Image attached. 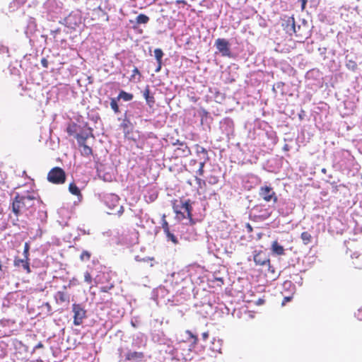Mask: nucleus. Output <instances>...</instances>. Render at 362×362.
<instances>
[{
    "label": "nucleus",
    "mask_w": 362,
    "mask_h": 362,
    "mask_svg": "<svg viewBox=\"0 0 362 362\" xmlns=\"http://www.w3.org/2000/svg\"><path fill=\"white\" fill-rule=\"evenodd\" d=\"M40 203L35 192L17 194L12 202V211L16 216V218L13 220V225H16L18 216L20 215L25 214L27 217L33 216L36 205Z\"/></svg>",
    "instance_id": "f257e3e1"
},
{
    "label": "nucleus",
    "mask_w": 362,
    "mask_h": 362,
    "mask_svg": "<svg viewBox=\"0 0 362 362\" xmlns=\"http://www.w3.org/2000/svg\"><path fill=\"white\" fill-rule=\"evenodd\" d=\"M47 180L54 184H62L65 182L66 175L61 168L55 167L49 172Z\"/></svg>",
    "instance_id": "f03ea898"
},
{
    "label": "nucleus",
    "mask_w": 362,
    "mask_h": 362,
    "mask_svg": "<svg viewBox=\"0 0 362 362\" xmlns=\"http://www.w3.org/2000/svg\"><path fill=\"white\" fill-rule=\"evenodd\" d=\"M72 311L74 313V324L76 326L80 325L86 317V310L81 305L74 303L72 305Z\"/></svg>",
    "instance_id": "7ed1b4c3"
},
{
    "label": "nucleus",
    "mask_w": 362,
    "mask_h": 362,
    "mask_svg": "<svg viewBox=\"0 0 362 362\" xmlns=\"http://www.w3.org/2000/svg\"><path fill=\"white\" fill-rule=\"evenodd\" d=\"M215 46L222 56H230V44L227 40L224 38H218L215 41Z\"/></svg>",
    "instance_id": "20e7f679"
},
{
    "label": "nucleus",
    "mask_w": 362,
    "mask_h": 362,
    "mask_svg": "<svg viewBox=\"0 0 362 362\" xmlns=\"http://www.w3.org/2000/svg\"><path fill=\"white\" fill-rule=\"evenodd\" d=\"M103 201L110 210H113L119 204V197L115 194H105L103 197Z\"/></svg>",
    "instance_id": "39448f33"
},
{
    "label": "nucleus",
    "mask_w": 362,
    "mask_h": 362,
    "mask_svg": "<svg viewBox=\"0 0 362 362\" xmlns=\"http://www.w3.org/2000/svg\"><path fill=\"white\" fill-rule=\"evenodd\" d=\"M259 195L266 202H270L273 199L274 202H276L277 200L273 189L268 186L262 187L260 188Z\"/></svg>",
    "instance_id": "423d86ee"
},
{
    "label": "nucleus",
    "mask_w": 362,
    "mask_h": 362,
    "mask_svg": "<svg viewBox=\"0 0 362 362\" xmlns=\"http://www.w3.org/2000/svg\"><path fill=\"white\" fill-rule=\"evenodd\" d=\"M254 261L257 265H268L270 269V261L267 257L266 254L262 251H255Z\"/></svg>",
    "instance_id": "0eeeda50"
},
{
    "label": "nucleus",
    "mask_w": 362,
    "mask_h": 362,
    "mask_svg": "<svg viewBox=\"0 0 362 362\" xmlns=\"http://www.w3.org/2000/svg\"><path fill=\"white\" fill-rule=\"evenodd\" d=\"M178 207H179V206H177V208H178ZM191 211H192V206L190 204V201L187 200L184 202H181V205L180 206V210L179 211L176 210L175 211L177 214H182L183 215V216H185V214H186L187 217L191 219V217H192Z\"/></svg>",
    "instance_id": "6e6552de"
},
{
    "label": "nucleus",
    "mask_w": 362,
    "mask_h": 362,
    "mask_svg": "<svg viewBox=\"0 0 362 362\" xmlns=\"http://www.w3.org/2000/svg\"><path fill=\"white\" fill-rule=\"evenodd\" d=\"M125 360L133 361H141L144 357L142 352L140 351H132L128 350L124 355Z\"/></svg>",
    "instance_id": "1a4fd4ad"
},
{
    "label": "nucleus",
    "mask_w": 362,
    "mask_h": 362,
    "mask_svg": "<svg viewBox=\"0 0 362 362\" xmlns=\"http://www.w3.org/2000/svg\"><path fill=\"white\" fill-rule=\"evenodd\" d=\"M29 259H25L24 257V259H18V258H16L14 259V262H13V264L15 267H22L23 269H25L27 273H30V264H29Z\"/></svg>",
    "instance_id": "9d476101"
},
{
    "label": "nucleus",
    "mask_w": 362,
    "mask_h": 362,
    "mask_svg": "<svg viewBox=\"0 0 362 362\" xmlns=\"http://www.w3.org/2000/svg\"><path fill=\"white\" fill-rule=\"evenodd\" d=\"M56 301L59 303L69 302V295L64 291H59L55 294Z\"/></svg>",
    "instance_id": "9b49d317"
},
{
    "label": "nucleus",
    "mask_w": 362,
    "mask_h": 362,
    "mask_svg": "<svg viewBox=\"0 0 362 362\" xmlns=\"http://www.w3.org/2000/svg\"><path fill=\"white\" fill-rule=\"evenodd\" d=\"M69 190L72 194L76 195L78 197L79 202L81 201L82 194L81 193V191L79 188L74 182L69 185Z\"/></svg>",
    "instance_id": "f8f14e48"
},
{
    "label": "nucleus",
    "mask_w": 362,
    "mask_h": 362,
    "mask_svg": "<svg viewBox=\"0 0 362 362\" xmlns=\"http://www.w3.org/2000/svg\"><path fill=\"white\" fill-rule=\"evenodd\" d=\"M144 97L145 98L147 104L150 107H151L154 104V103H155L154 98H153V96L150 95V90H149L148 87H146V88L144 90Z\"/></svg>",
    "instance_id": "ddd939ff"
},
{
    "label": "nucleus",
    "mask_w": 362,
    "mask_h": 362,
    "mask_svg": "<svg viewBox=\"0 0 362 362\" xmlns=\"http://www.w3.org/2000/svg\"><path fill=\"white\" fill-rule=\"evenodd\" d=\"M272 251L278 255H284V249L283 246L280 245L276 241H274L272 245Z\"/></svg>",
    "instance_id": "4468645a"
},
{
    "label": "nucleus",
    "mask_w": 362,
    "mask_h": 362,
    "mask_svg": "<svg viewBox=\"0 0 362 362\" xmlns=\"http://www.w3.org/2000/svg\"><path fill=\"white\" fill-rule=\"evenodd\" d=\"M197 153L201 157V159L209 160L207 151L204 147L197 146Z\"/></svg>",
    "instance_id": "2eb2a0df"
},
{
    "label": "nucleus",
    "mask_w": 362,
    "mask_h": 362,
    "mask_svg": "<svg viewBox=\"0 0 362 362\" xmlns=\"http://www.w3.org/2000/svg\"><path fill=\"white\" fill-rule=\"evenodd\" d=\"M286 32L291 34L292 33H296V25L293 18H290L287 21V27Z\"/></svg>",
    "instance_id": "dca6fc26"
},
{
    "label": "nucleus",
    "mask_w": 362,
    "mask_h": 362,
    "mask_svg": "<svg viewBox=\"0 0 362 362\" xmlns=\"http://www.w3.org/2000/svg\"><path fill=\"white\" fill-rule=\"evenodd\" d=\"M223 341L221 339H214L212 341V351H217L218 353H221V347H222Z\"/></svg>",
    "instance_id": "f3484780"
},
{
    "label": "nucleus",
    "mask_w": 362,
    "mask_h": 362,
    "mask_svg": "<svg viewBox=\"0 0 362 362\" xmlns=\"http://www.w3.org/2000/svg\"><path fill=\"white\" fill-rule=\"evenodd\" d=\"M300 238L304 245L309 244L313 239L311 234L308 231L303 232L301 233Z\"/></svg>",
    "instance_id": "a211bd4d"
},
{
    "label": "nucleus",
    "mask_w": 362,
    "mask_h": 362,
    "mask_svg": "<svg viewBox=\"0 0 362 362\" xmlns=\"http://www.w3.org/2000/svg\"><path fill=\"white\" fill-rule=\"evenodd\" d=\"M80 146L81 147V152L83 156H89L92 154L91 148L87 146L86 144H83L82 145H80Z\"/></svg>",
    "instance_id": "6ab92c4d"
},
{
    "label": "nucleus",
    "mask_w": 362,
    "mask_h": 362,
    "mask_svg": "<svg viewBox=\"0 0 362 362\" xmlns=\"http://www.w3.org/2000/svg\"><path fill=\"white\" fill-rule=\"evenodd\" d=\"M132 98H133L132 94L128 93L123 90H122L119 93L118 98H117L118 100L123 99L124 101H129V100H132Z\"/></svg>",
    "instance_id": "aec40b11"
},
{
    "label": "nucleus",
    "mask_w": 362,
    "mask_h": 362,
    "mask_svg": "<svg viewBox=\"0 0 362 362\" xmlns=\"http://www.w3.org/2000/svg\"><path fill=\"white\" fill-rule=\"evenodd\" d=\"M149 18L144 14H139L136 16V22L138 24H146L148 22Z\"/></svg>",
    "instance_id": "412c9836"
},
{
    "label": "nucleus",
    "mask_w": 362,
    "mask_h": 362,
    "mask_svg": "<svg viewBox=\"0 0 362 362\" xmlns=\"http://www.w3.org/2000/svg\"><path fill=\"white\" fill-rule=\"evenodd\" d=\"M143 344L144 343L141 337L137 336L133 338L132 347L134 349L140 348L141 346H143Z\"/></svg>",
    "instance_id": "4be33fe9"
},
{
    "label": "nucleus",
    "mask_w": 362,
    "mask_h": 362,
    "mask_svg": "<svg viewBox=\"0 0 362 362\" xmlns=\"http://www.w3.org/2000/svg\"><path fill=\"white\" fill-rule=\"evenodd\" d=\"M154 56L156 59L158 64L162 63V58L163 56V52L161 49L157 48L154 50Z\"/></svg>",
    "instance_id": "5701e85b"
},
{
    "label": "nucleus",
    "mask_w": 362,
    "mask_h": 362,
    "mask_svg": "<svg viewBox=\"0 0 362 362\" xmlns=\"http://www.w3.org/2000/svg\"><path fill=\"white\" fill-rule=\"evenodd\" d=\"M131 124L130 122L127 119H124L122 123L120 124L121 128H122L124 134L129 133V126Z\"/></svg>",
    "instance_id": "b1692460"
},
{
    "label": "nucleus",
    "mask_w": 362,
    "mask_h": 362,
    "mask_svg": "<svg viewBox=\"0 0 362 362\" xmlns=\"http://www.w3.org/2000/svg\"><path fill=\"white\" fill-rule=\"evenodd\" d=\"M110 107L113 110V111L115 112V113H118L119 112V106L117 105V99L115 98H112L111 99V101H110Z\"/></svg>",
    "instance_id": "393cba45"
},
{
    "label": "nucleus",
    "mask_w": 362,
    "mask_h": 362,
    "mask_svg": "<svg viewBox=\"0 0 362 362\" xmlns=\"http://www.w3.org/2000/svg\"><path fill=\"white\" fill-rule=\"evenodd\" d=\"M165 233L166 235L168 240H170L175 244L177 243V238L175 236L173 233H172L170 231V230H168V232H165Z\"/></svg>",
    "instance_id": "a878e982"
},
{
    "label": "nucleus",
    "mask_w": 362,
    "mask_h": 362,
    "mask_svg": "<svg viewBox=\"0 0 362 362\" xmlns=\"http://www.w3.org/2000/svg\"><path fill=\"white\" fill-rule=\"evenodd\" d=\"M206 161L207 160L202 159V160L199 162V167L197 171V173L200 176L203 175V174H204V165Z\"/></svg>",
    "instance_id": "bb28decb"
},
{
    "label": "nucleus",
    "mask_w": 362,
    "mask_h": 362,
    "mask_svg": "<svg viewBox=\"0 0 362 362\" xmlns=\"http://www.w3.org/2000/svg\"><path fill=\"white\" fill-rule=\"evenodd\" d=\"M90 253L86 250L83 251L80 256V259L82 261H88L90 259Z\"/></svg>",
    "instance_id": "cd10ccee"
},
{
    "label": "nucleus",
    "mask_w": 362,
    "mask_h": 362,
    "mask_svg": "<svg viewBox=\"0 0 362 362\" xmlns=\"http://www.w3.org/2000/svg\"><path fill=\"white\" fill-rule=\"evenodd\" d=\"M346 67L350 70L354 71L357 68V64L355 62L349 60L346 63Z\"/></svg>",
    "instance_id": "c85d7f7f"
},
{
    "label": "nucleus",
    "mask_w": 362,
    "mask_h": 362,
    "mask_svg": "<svg viewBox=\"0 0 362 362\" xmlns=\"http://www.w3.org/2000/svg\"><path fill=\"white\" fill-rule=\"evenodd\" d=\"M29 250H30V245H29V243H25V245H24V250H23V255L25 259L28 258Z\"/></svg>",
    "instance_id": "c756f323"
},
{
    "label": "nucleus",
    "mask_w": 362,
    "mask_h": 362,
    "mask_svg": "<svg viewBox=\"0 0 362 362\" xmlns=\"http://www.w3.org/2000/svg\"><path fill=\"white\" fill-rule=\"evenodd\" d=\"M86 139H87V136H81L79 134H78L76 136V139H77V141H78L79 146L82 145L83 144H85Z\"/></svg>",
    "instance_id": "7c9ffc66"
},
{
    "label": "nucleus",
    "mask_w": 362,
    "mask_h": 362,
    "mask_svg": "<svg viewBox=\"0 0 362 362\" xmlns=\"http://www.w3.org/2000/svg\"><path fill=\"white\" fill-rule=\"evenodd\" d=\"M163 218H165V216H163ZM162 228L163 229L164 233L168 232V230H170L168 223L164 218H163Z\"/></svg>",
    "instance_id": "2f4dec72"
},
{
    "label": "nucleus",
    "mask_w": 362,
    "mask_h": 362,
    "mask_svg": "<svg viewBox=\"0 0 362 362\" xmlns=\"http://www.w3.org/2000/svg\"><path fill=\"white\" fill-rule=\"evenodd\" d=\"M195 180L197 182V184L199 185V187H202V185H205L206 182L204 180H202L199 177H196Z\"/></svg>",
    "instance_id": "473e14b6"
},
{
    "label": "nucleus",
    "mask_w": 362,
    "mask_h": 362,
    "mask_svg": "<svg viewBox=\"0 0 362 362\" xmlns=\"http://www.w3.org/2000/svg\"><path fill=\"white\" fill-rule=\"evenodd\" d=\"M84 279H85V281H86L87 283H88V284L91 283L92 278H91L90 274L88 272L85 273Z\"/></svg>",
    "instance_id": "72a5a7b5"
},
{
    "label": "nucleus",
    "mask_w": 362,
    "mask_h": 362,
    "mask_svg": "<svg viewBox=\"0 0 362 362\" xmlns=\"http://www.w3.org/2000/svg\"><path fill=\"white\" fill-rule=\"evenodd\" d=\"M8 52V48L4 45H0V54H5Z\"/></svg>",
    "instance_id": "f704fd0d"
},
{
    "label": "nucleus",
    "mask_w": 362,
    "mask_h": 362,
    "mask_svg": "<svg viewBox=\"0 0 362 362\" xmlns=\"http://www.w3.org/2000/svg\"><path fill=\"white\" fill-rule=\"evenodd\" d=\"M355 316L359 320H362V309L358 310L357 313H355Z\"/></svg>",
    "instance_id": "c9c22d12"
},
{
    "label": "nucleus",
    "mask_w": 362,
    "mask_h": 362,
    "mask_svg": "<svg viewBox=\"0 0 362 362\" xmlns=\"http://www.w3.org/2000/svg\"><path fill=\"white\" fill-rule=\"evenodd\" d=\"M283 286L284 288H288L292 286V283H291V281H286L284 283Z\"/></svg>",
    "instance_id": "e433bc0d"
},
{
    "label": "nucleus",
    "mask_w": 362,
    "mask_h": 362,
    "mask_svg": "<svg viewBox=\"0 0 362 362\" xmlns=\"http://www.w3.org/2000/svg\"><path fill=\"white\" fill-rule=\"evenodd\" d=\"M112 287H113L112 285H111L110 286H102L100 288V291H103V292H107L108 290H110Z\"/></svg>",
    "instance_id": "4c0bfd02"
},
{
    "label": "nucleus",
    "mask_w": 362,
    "mask_h": 362,
    "mask_svg": "<svg viewBox=\"0 0 362 362\" xmlns=\"http://www.w3.org/2000/svg\"><path fill=\"white\" fill-rule=\"evenodd\" d=\"M292 298V296H286V297H284L283 301H282V305H284L286 303L290 301Z\"/></svg>",
    "instance_id": "58836bf2"
},
{
    "label": "nucleus",
    "mask_w": 362,
    "mask_h": 362,
    "mask_svg": "<svg viewBox=\"0 0 362 362\" xmlns=\"http://www.w3.org/2000/svg\"><path fill=\"white\" fill-rule=\"evenodd\" d=\"M40 214V219L42 221L44 218H45L47 217V214H46V212H44V211H40L39 212Z\"/></svg>",
    "instance_id": "ea45409f"
},
{
    "label": "nucleus",
    "mask_w": 362,
    "mask_h": 362,
    "mask_svg": "<svg viewBox=\"0 0 362 362\" xmlns=\"http://www.w3.org/2000/svg\"><path fill=\"white\" fill-rule=\"evenodd\" d=\"M41 64H42V65L44 67H47L48 62H47V59H42L41 60Z\"/></svg>",
    "instance_id": "a19ab883"
},
{
    "label": "nucleus",
    "mask_w": 362,
    "mask_h": 362,
    "mask_svg": "<svg viewBox=\"0 0 362 362\" xmlns=\"http://www.w3.org/2000/svg\"><path fill=\"white\" fill-rule=\"evenodd\" d=\"M124 212V208L122 206H119V209L117 211V214L121 216Z\"/></svg>",
    "instance_id": "79ce46f5"
},
{
    "label": "nucleus",
    "mask_w": 362,
    "mask_h": 362,
    "mask_svg": "<svg viewBox=\"0 0 362 362\" xmlns=\"http://www.w3.org/2000/svg\"><path fill=\"white\" fill-rule=\"evenodd\" d=\"M187 332L190 335V337H191L192 338L194 339V343H196V342H197V337H196V336H194V335L191 332H189V331H187Z\"/></svg>",
    "instance_id": "37998d69"
},
{
    "label": "nucleus",
    "mask_w": 362,
    "mask_h": 362,
    "mask_svg": "<svg viewBox=\"0 0 362 362\" xmlns=\"http://www.w3.org/2000/svg\"><path fill=\"white\" fill-rule=\"evenodd\" d=\"M43 347V344L41 342H39L34 347V350L41 349Z\"/></svg>",
    "instance_id": "c03bdc74"
},
{
    "label": "nucleus",
    "mask_w": 362,
    "mask_h": 362,
    "mask_svg": "<svg viewBox=\"0 0 362 362\" xmlns=\"http://www.w3.org/2000/svg\"><path fill=\"white\" fill-rule=\"evenodd\" d=\"M301 1V7L303 9L305 7L306 3L308 0H300Z\"/></svg>",
    "instance_id": "a18cd8bd"
},
{
    "label": "nucleus",
    "mask_w": 362,
    "mask_h": 362,
    "mask_svg": "<svg viewBox=\"0 0 362 362\" xmlns=\"http://www.w3.org/2000/svg\"><path fill=\"white\" fill-rule=\"evenodd\" d=\"M202 338L204 340H206L209 337V333L208 332H204L202 334Z\"/></svg>",
    "instance_id": "49530a36"
},
{
    "label": "nucleus",
    "mask_w": 362,
    "mask_h": 362,
    "mask_svg": "<svg viewBox=\"0 0 362 362\" xmlns=\"http://www.w3.org/2000/svg\"><path fill=\"white\" fill-rule=\"evenodd\" d=\"M360 256H361V255H360V254H358V252H354V253L351 255V257H352V258H358Z\"/></svg>",
    "instance_id": "de8ad7c7"
},
{
    "label": "nucleus",
    "mask_w": 362,
    "mask_h": 362,
    "mask_svg": "<svg viewBox=\"0 0 362 362\" xmlns=\"http://www.w3.org/2000/svg\"><path fill=\"white\" fill-rule=\"evenodd\" d=\"M176 4H186V1L185 0H177L176 1Z\"/></svg>",
    "instance_id": "09e8293b"
},
{
    "label": "nucleus",
    "mask_w": 362,
    "mask_h": 362,
    "mask_svg": "<svg viewBox=\"0 0 362 362\" xmlns=\"http://www.w3.org/2000/svg\"><path fill=\"white\" fill-rule=\"evenodd\" d=\"M133 74H134V75H135V74H140L139 71L138 70L137 68H134V69Z\"/></svg>",
    "instance_id": "8fccbe9b"
},
{
    "label": "nucleus",
    "mask_w": 362,
    "mask_h": 362,
    "mask_svg": "<svg viewBox=\"0 0 362 362\" xmlns=\"http://www.w3.org/2000/svg\"><path fill=\"white\" fill-rule=\"evenodd\" d=\"M160 68H161V64H158V66H157V68L156 69V72L160 71Z\"/></svg>",
    "instance_id": "3c124183"
},
{
    "label": "nucleus",
    "mask_w": 362,
    "mask_h": 362,
    "mask_svg": "<svg viewBox=\"0 0 362 362\" xmlns=\"http://www.w3.org/2000/svg\"><path fill=\"white\" fill-rule=\"evenodd\" d=\"M122 351H123L122 348L119 349V354H120L121 357L122 356Z\"/></svg>",
    "instance_id": "603ef678"
},
{
    "label": "nucleus",
    "mask_w": 362,
    "mask_h": 362,
    "mask_svg": "<svg viewBox=\"0 0 362 362\" xmlns=\"http://www.w3.org/2000/svg\"><path fill=\"white\" fill-rule=\"evenodd\" d=\"M354 264H355L356 267H358V268H361V265H360V264H358L354 263Z\"/></svg>",
    "instance_id": "864d4df0"
},
{
    "label": "nucleus",
    "mask_w": 362,
    "mask_h": 362,
    "mask_svg": "<svg viewBox=\"0 0 362 362\" xmlns=\"http://www.w3.org/2000/svg\"><path fill=\"white\" fill-rule=\"evenodd\" d=\"M104 180H111V177H104Z\"/></svg>",
    "instance_id": "5fc2aeb1"
},
{
    "label": "nucleus",
    "mask_w": 362,
    "mask_h": 362,
    "mask_svg": "<svg viewBox=\"0 0 362 362\" xmlns=\"http://www.w3.org/2000/svg\"><path fill=\"white\" fill-rule=\"evenodd\" d=\"M104 180H111V177H104Z\"/></svg>",
    "instance_id": "6e6d98bb"
},
{
    "label": "nucleus",
    "mask_w": 362,
    "mask_h": 362,
    "mask_svg": "<svg viewBox=\"0 0 362 362\" xmlns=\"http://www.w3.org/2000/svg\"><path fill=\"white\" fill-rule=\"evenodd\" d=\"M248 229L252 230V228H251V226L249 224H248Z\"/></svg>",
    "instance_id": "4d7b16f0"
},
{
    "label": "nucleus",
    "mask_w": 362,
    "mask_h": 362,
    "mask_svg": "<svg viewBox=\"0 0 362 362\" xmlns=\"http://www.w3.org/2000/svg\"><path fill=\"white\" fill-rule=\"evenodd\" d=\"M46 305H47V307H49V303H46Z\"/></svg>",
    "instance_id": "13d9d810"
},
{
    "label": "nucleus",
    "mask_w": 362,
    "mask_h": 362,
    "mask_svg": "<svg viewBox=\"0 0 362 362\" xmlns=\"http://www.w3.org/2000/svg\"><path fill=\"white\" fill-rule=\"evenodd\" d=\"M132 325L134 327H135V325H134V323L133 322H132Z\"/></svg>",
    "instance_id": "bf43d9fd"
}]
</instances>
